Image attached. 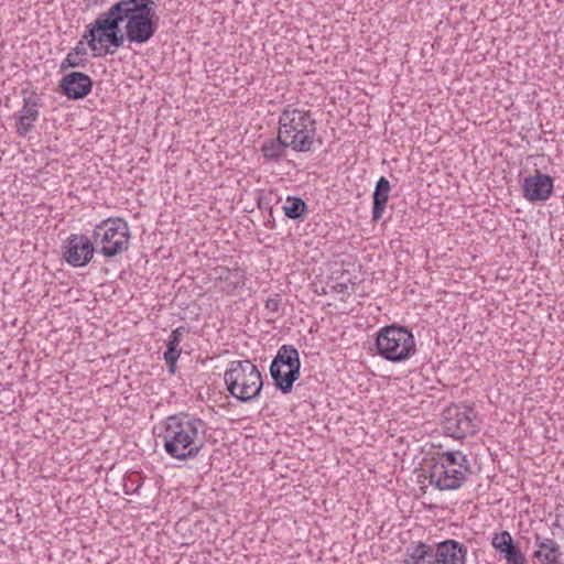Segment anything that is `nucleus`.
I'll return each mask as SVG.
<instances>
[{
  "label": "nucleus",
  "instance_id": "nucleus-7",
  "mask_svg": "<svg viewBox=\"0 0 564 564\" xmlns=\"http://www.w3.org/2000/svg\"><path fill=\"white\" fill-rule=\"evenodd\" d=\"M87 28L83 39L87 41V45L95 52L94 56L112 55L115 50L111 47H121L127 39L126 33H121L118 23L101 14Z\"/></svg>",
  "mask_w": 564,
  "mask_h": 564
},
{
  "label": "nucleus",
  "instance_id": "nucleus-21",
  "mask_svg": "<svg viewBox=\"0 0 564 564\" xmlns=\"http://www.w3.org/2000/svg\"><path fill=\"white\" fill-rule=\"evenodd\" d=\"M288 148H290V144L280 137L278 131L275 139H268L263 142L261 153L265 161L278 163L286 156Z\"/></svg>",
  "mask_w": 564,
  "mask_h": 564
},
{
  "label": "nucleus",
  "instance_id": "nucleus-16",
  "mask_svg": "<svg viewBox=\"0 0 564 564\" xmlns=\"http://www.w3.org/2000/svg\"><path fill=\"white\" fill-rule=\"evenodd\" d=\"M492 547L503 556L506 564H529L520 546L513 541L509 531L494 533Z\"/></svg>",
  "mask_w": 564,
  "mask_h": 564
},
{
  "label": "nucleus",
  "instance_id": "nucleus-20",
  "mask_svg": "<svg viewBox=\"0 0 564 564\" xmlns=\"http://www.w3.org/2000/svg\"><path fill=\"white\" fill-rule=\"evenodd\" d=\"M186 332L184 326H180L172 330L166 341V350L164 351V360L169 367V370L173 373L175 371L176 361L180 358L181 349L180 344L183 335Z\"/></svg>",
  "mask_w": 564,
  "mask_h": 564
},
{
  "label": "nucleus",
  "instance_id": "nucleus-15",
  "mask_svg": "<svg viewBox=\"0 0 564 564\" xmlns=\"http://www.w3.org/2000/svg\"><path fill=\"white\" fill-rule=\"evenodd\" d=\"M553 188V178L539 171L534 175L525 177L522 184L523 197L531 203L549 199Z\"/></svg>",
  "mask_w": 564,
  "mask_h": 564
},
{
  "label": "nucleus",
  "instance_id": "nucleus-4",
  "mask_svg": "<svg viewBox=\"0 0 564 564\" xmlns=\"http://www.w3.org/2000/svg\"><path fill=\"white\" fill-rule=\"evenodd\" d=\"M224 380L229 393L245 403L256 400L263 386L259 369L248 359L230 361Z\"/></svg>",
  "mask_w": 564,
  "mask_h": 564
},
{
  "label": "nucleus",
  "instance_id": "nucleus-11",
  "mask_svg": "<svg viewBox=\"0 0 564 564\" xmlns=\"http://www.w3.org/2000/svg\"><path fill=\"white\" fill-rule=\"evenodd\" d=\"M151 7H156L153 0H119L100 14L121 25L142 15Z\"/></svg>",
  "mask_w": 564,
  "mask_h": 564
},
{
  "label": "nucleus",
  "instance_id": "nucleus-13",
  "mask_svg": "<svg viewBox=\"0 0 564 564\" xmlns=\"http://www.w3.org/2000/svg\"><path fill=\"white\" fill-rule=\"evenodd\" d=\"M466 475L462 470L434 460L430 468L429 478L430 484L440 490H456L465 482Z\"/></svg>",
  "mask_w": 564,
  "mask_h": 564
},
{
  "label": "nucleus",
  "instance_id": "nucleus-6",
  "mask_svg": "<svg viewBox=\"0 0 564 564\" xmlns=\"http://www.w3.org/2000/svg\"><path fill=\"white\" fill-rule=\"evenodd\" d=\"M378 352L386 360L400 362L416 350L413 334L402 326L390 325L380 329L376 339Z\"/></svg>",
  "mask_w": 564,
  "mask_h": 564
},
{
  "label": "nucleus",
  "instance_id": "nucleus-23",
  "mask_svg": "<svg viewBox=\"0 0 564 564\" xmlns=\"http://www.w3.org/2000/svg\"><path fill=\"white\" fill-rule=\"evenodd\" d=\"M283 212L291 219H301L307 212V206L301 197L289 196L283 205Z\"/></svg>",
  "mask_w": 564,
  "mask_h": 564
},
{
  "label": "nucleus",
  "instance_id": "nucleus-19",
  "mask_svg": "<svg viewBox=\"0 0 564 564\" xmlns=\"http://www.w3.org/2000/svg\"><path fill=\"white\" fill-rule=\"evenodd\" d=\"M390 189V182L384 176H381L377 181L375 192L372 193V220L377 221L382 218Z\"/></svg>",
  "mask_w": 564,
  "mask_h": 564
},
{
  "label": "nucleus",
  "instance_id": "nucleus-9",
  "mask_svg": "<svg viewBox=\"0 0 564 564\" xmlns=\"http://www.w3.org/2000/svg\"><path fill=\"white\" fill-rule=\"evenodd\" d=\"M476 413L468 405L452 404L443 411V429L446 435L462 440L478 431Z\"/></svg>",
  "mask_w": 564,
  "mask_h": 564
},
{
  "label": "nucleus",
  "instance_id": "nucleus-24",
  "mask_svg": "<svg viewBox=\"0 0 564 564\" xmlns=\"http://www.w3.org/2000/svg\"><path fill=\"white\" fill-rule=\"evenodd\" d=\"M87 55L84 41H79L76 47H74L61 64V69L64 70L68 67H78L85 65V56Z\"/></svg>",
  "mask_w": 564,
  "mask_h": 564
},
{
  "label": "nucleus",
  "instance_id": "nucleus-25",
  "mask_svg": "<svg viewBox=\"0 0 564 564\" xmlns=\"http://www.w3.org/2000/svg\"><path fill=\"white\" fill-rule=\"evenodd\" d=\"M280 297L279 295H275L274 297H269L265 301V307L272 312H278L280 307Z\"/></svg>",
  "mask_w": 564,
  "mask_h": 564
},
{
  "label": "nucleus",
  "instance_id": "nucleus-22",
  "mask_svg": "<svg viewBox=\"0 0 564 564\" xmlns=\"http://www.w3.org/2000/svg\"><path fill=\"white\" fill-rule=\"evenodd\" d=\"M435 462L444 463L445 466L456 468L466 474L470 473L468 459L460 451H447L440 453Z\"/></svg>",
  "mask_w": 564,
  "mask_h": 564
},
{
  "label": "nucleus",
  "instance_id": "nucleus-10",
  "mask_svg": "<svg viewBox=\"0 0 564 564\" xmlns=\"http://www.w3.org/2000/svg\"><path fill=\"white\" fill-rule=\"evenodd\" d=\"M155 8L151 7L142 15L124 25L127 40L131 43L143 44L150 41L156 32L159 18Z\"/></svg>",
  "mask_w": 564,
  "mask_h": 564
},
{
  "label": "nucleus",
  "instance_id": "nucleus-14",
  "mask_svg": "<svg viewBox=\"0 0 564 564\" xmlns=\"http://www.w3.org/2000/svg\"><path fill=\"white\" fill-rule=\"evenodd\" d=\"M26 89L22 90L23 107L15 115V130L20 137H26L34 128V123L40 117V105L34 93L28 96Z\"/></svg>",
  "mask_w": 564,
  "mask_h": 564
},
{
  "label": "nucleus",
  "instance_id": "nucleus-8",
  "mask_svg": "<svg viewBox=\"0 0 564 564\" xmlns=\"http://www.w3.org/2000/svg\"><path fill=\"white\" fill-rule=\"evenodd\" d=\"M301 360L297 349L292 345H282L270 365V375L278 390L283 394L292 391L300 378Z\"/></svg>",
  "mask_w": 564,
  "mask_h": 564
},
{
  "label": "nucleus",
  "instance_id": "nucleus-2",
  "mask_svg": "<svg viewBox=\"0 0 564 564\" xmlns=\"http://www.w3.org/2000/svg\"><path fill=\"white\" fill-rule=\"evenodd\" d=\"M280 137L295 152H310L316 135V120L310 110L288 105L279 117Z\"/></svg>",
  "mask_w": 564,
  "mask_h": 564
},
{
  "label": "nucleus",
  "instance_id": "nucleus-5",
  "mask_svg": "<svg viewBox=\"0 0 564 564\" xmlns=\"http://www.w3.org/2000/svg\"><path fill=\"white\" fill-rule=\"evenodd\" d=\"M91 241L95 251L105 258H113L129 248L130 230L128 223L120 218H107L96 225Z\"/></svg>",
  "mask_w": 564,
  "mask_h": 564
},
{
  "label": "nucleus",
  "instance_id": "nucleus-3",
  "mask_svg": "<svg viewBox=\"0 0 564 564\" xmlns=\"http://www.w3.org/2000/svg\"><path fill=\"white\" fill-rule=\"evenodd\" d=\"M467 546L447 539L438 543H413L406 549L404 564H466Z\"/></svg>",
  "mask_w": 564,
  "mask_h": 564
},
{
  "label": "nucleus",
  "instance_id": "nucleus-26",
  "mask_svg": "<svg viewBox=\"0 0 564 564\" xmlns=\"http://www.w3.org/2000/svg\"><path fill=\"white\" fill-rule=\"evenodd\" d=\"M286 373V368H281V375Z\"/></svg>",
  "mask_w": 564,
  "mask_h": 564
},
{
  "label": "nucleus",
  "instance_id": "nucleus-12",
  "mask_svg": "<svg viewBox=\"0 0 564 564\" xmlns=\"http://www.w3.org/2000/svg\"><path fill=\"white\" fill-rule=\"evenodd\" d=\"M95 247L91 239L85 235H70L64 247V259L73 267H84L93 258Z\"/></svg>",
  "mask_w": 564,
  "mask_h": 564
},
{
  "label": "nucleus",
  "instance_id": "nucleus-17",
  "mask_svg": "<svg viewBox=\"0 0 564 564\" xmlns=\"http://www.w3.org/2000/svg\"><path fill=\"white\" fill-rule=\"evenodd\" d=\"M59 86L67 98L76 100L91 91L93 80L84 73L73 72L62 78Z\"/></svg>",
  "mask_w": 564,
  "mask_h": 564
},
{
  "label": "nucleus",
  "instance_id": "nucleus-1",
  "mask_svg": "<svg viewBox=\"0 0 564 564\" xmlns=\"http://www.w3.org/2000/svg\"><path fill=\"white\" fill-rule=\"evenodd\" d=\"M207 424L189 413L170 415L163 422L160 437L169 456L187 460L198 456L206 444Z\"/></svg>",
  "mask_w": 564,
  "mask_h": 564
},
{
  "label": "nucleus",
  "instance_id": "nucleus-18",
  "mask_svg": "<svg viewBox=\"0 0 564 564\" xmlns=\"http://www.w3.org/2000/svg\"><path fill=\"white\" fill-rule=\"evenodd\" d=\"M562 551L560 544L546 536L535 535V550L533 558L540 564H561Z\"/></svg>",
  "mask_w": 564,
  "mask_h": 564
}]
</instances>
